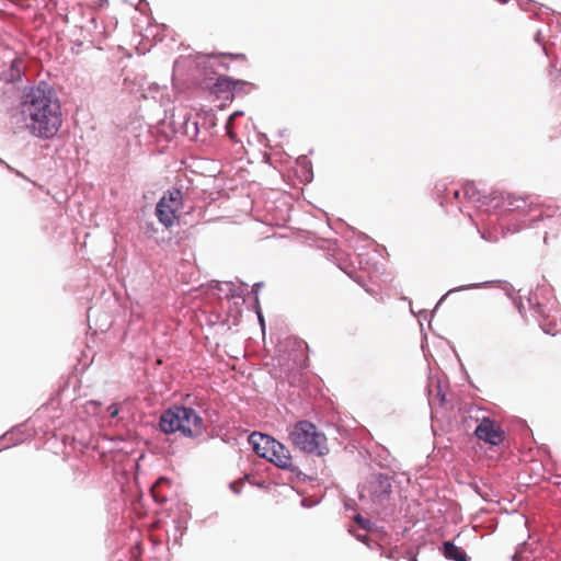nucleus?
Wrapping results in <instances>:
<instances>
[{"label":"nucleus","instance_id":"1","mask_svg":"<svg viewBox=\"0 0 561 561\" xmlns=\"http://www.w3.org/2000/svg\"><path fill=\"white\" fill-rule=\"evenodd\" d=\"M21 116L32 136L50 139L62 123L59 99L47 87L33 88L21 102Z\"/></svg>","mask_w":561,"mask_h":561},{"label":"nucleus","instance_id":"2","mask_svg":"<svg viewBox=\"0 0 561 561\" xmlns=\"http://www.w3.org/2000/svg\"><path fill=\"white\" fill-rule=\"evenodd\" d=\"M163 434L180 433L183 436L195 438L204 434L205 424L201 414L193 408L173 405L163 411L159 421Z\"/></svg>","mask_w":561,"mask_h":561},{"label":"nucleus","instance_id":"3","mask_svg":"<svg viewBox=\"0 0 561 561\" xmlns=\"http://www.w3.org/2000/svg\"><path fill=\"white\" fill-rule=\"evenodd\" d=\"M289 439L304 453L322 456L328 451L324 434L317 431L316 425L309 421H300L291 426Z\"/></svg>","mask_w":561,"mask_h":561},{"label":"nucleus","instance_id":"4","mask_svg":"<svg viewBox=\"0 0 561 561\" xmlns=\"http://www.w3.org/2000/svg\"><path fill=\"white\" fill-rule=\"evenodd\" d=\"M182 207L183 197L181 190H170L160 197L157 204V218L164 228H170L173 226L174 220L179 218V211Z\"/></svg>","mask_w":561,"mask_h":561},{"label":"nucleus","instance_id":"5","mask_svg":"<svg viewBox=\"0 0 561 561\" xmlns=\"http://www.w3.org/2000/svg\"><path fill=\"white\" fill-rule=\"evenodd\" d=\"M474 435L478 439L489 445H501L505 438V433L502 431L501 426L489 417L480 420L479 425L476 427Z\"/></svg>","mask_w":561,"mask_h":561},{"label":"nucleus","instance_id":"6","mask_svg":"<svg viewBox=\"0 0 561 561\" xmlns=\"http://www.w3.org/2000/svg\"><path fill=\"white\" fill-rule=\"evenodd\" d=\"M277 440L267 434L253 433L248 436V445H251L256 456L266 458L267 455H273L271 450L276 445Z\"/></svg>","mask_w":561,"mask_h":561},{"label":"nucleus","instance_id":"7","mask_svg":"<svg viewBox=\"0 0 561 561\" xmlns=\"http://www.w3.org/2000/svg\"><path fill=\"white\" fill-rule=\"evenodd\" d=\"M271 453H274V455H267V457L265 458L266 460L282 469H294L291 455L286 446L277 442L276 445H274V449H272Z\"/></svg>","mask_w":561,"mask_h":561},{"label":"nucleus","instance_id":"8","mask_svg":"<svg viewBox=\"0 0 561 561\" xmlns=\"http://www.w3.org/2000/svg\"><path fill=\"white\" fill-rule=\"evenodd\" d=\"M443 548L446 559L454 561H468L465 550L460 547H457L453 541H445Z\"/></svg>","mask_w":561,"mask_h":561},{"label":"nucleus","instance_id":"9","mask_svg":"<svg viewBox=\"0 0 561 561\" xmlns=\"http://www.w3.org/2000/svg\"><path fill=\"white\" fill-rule=\"evenodd\" d=\"M391 483L385 476H378L374 482V494L377 496H383L390 493Z\"/></svg>","mask_w":561,"mask_h":561},{"label":"nucleus","instance_id":"10","mask_svg":"<svg viewBox=\"0 0 561 561\" xmlns=\"http://www.w3.org/2000/svg\"><path fill=\"white\" fill-rule=\"evenodd\" d=\"M462 195L463 197L468 198L469 201L477 202L479 199V192L476 188L474 184L467 183L465 184L462 188Z\"/></svg>","mask_w":561,"mask_h":561},{"label":"nucleus","instance_id":"11","mask_svg":"<svg viewBox=\"0 0 561 561\" xmlns=\"http://www.w3.org/2000/svg\"><path fill=\"white\" fill-rule=\"evenodd\" d=\"M239 115H240V113L236 112L233 114V116H231V118L228 119L227 125H226L227 133H228L229 137H231V139H234V134L232 131V122H233L234 117H237Z\"/></svg>","mask_w":561,"mask_h":561},{"label":"nucleus","instance_id":"12","mask_svg":"<svg viewBox=\"0 0 561 561\" xmlns=\"http://www.w3.org/2000/svg\"><path fill=\"white\" fill-rule=\"evenodd\" d=\"M229 486H231V490L233 491L234 494H240L241 490L243 489V481L238 480L236 482H231Z\"/></svg>","mask_w":561,"mask_h":561},{"label":"nucleus","instance_id":"13","mask_svg":"<svg viewBox=\"0 0 561 561\" xmlns=\"http://www.w3.org/2000/svg\"><path fill=\"white\" fill-rule=\"evenodd\" d=\"M107 412L110 417H116L118 415V408L116 404L108 405Z\"/></svg>","mask_w":561,"mask_h":561},{"label":"nucleus","instance_id":"14","mask_svg":"<svg viewBox=\"0 0 561 561\" xmlns=\"http://www.w3.org/2000/svg\"><path fill=\"white\" fill-rule=\"evenodd\" d=\"M355 520H356V523H357L359 526H362L363 528H367V527H368V523H369V522H368V520H366V519H365L364 517H362L360 515H357V516L355 517Z\"/></svg>","mask_w":561,"mask_h":561},{"label":"nucleus","instance_id":"15","mask_svg":"<svg viewBox=\"0 0 561 561\" xmlns=\"http://www.w3.org/2000/svg\"><path fill=\"white\" fill-rule=\"evenodd\" d=\"M255 309H256V313H257V317H259L260 324L263 328V318H262L261 312H260L257 296H255Z\"/></svg>","mask_w":561,"mask_h":561},{"label":"nucleus","instance_id":"16","mask_svg":"<svg viewBox=\"0 0 561 561\" xmlns=\"http://www.w3.org/2000/svg\"><path fill=\"white\" fill-rule=\"evenodd\" d=\"M151 492H152L153 499H156V501L158 503H163L164 502V497H161V496L154 494V489H152Z\"/></svg>","mask_w":561,"mask_h":561},{"label":"nucleus","instance_id":"17","mask_svg":"<svg viewBox=\"0 0 561 561\" xmlns=\"http://www.w3.org/2000/svg\"><path fill=\"white\" fill-rule=\"evenodd\" d=\"M20 64H21V61H20V60H18V59H15V60L13 61V69H16V71H18V77L20 76V69H19Z\"/></svg>","mask_w":561,"mask_h":561},{"label":"nucleus","instance_id":"18","mask_svg":"<svg viewBox=\"0 0 561 561\" xmlns=\"http://www.w3.org/2000/svg\"><path fill=\"white\" fill-rule=\"evenodd\" d=\"M461 194H462V192H461V191L455 190V191H454V198H456V199H460V198H461Z\"/></svg>","mask_w":561,"mask_h":561},{"label":"nucleus","instance_id":"19","mask_svg":"<svg viewBox=\"0 0 561 561\" xmlns=\"http://www.w3.org/2000/svg\"><path fill=\"white\" fill-rule=\"evenodd\" d=\"M260 286H261L260 284H255V285L253 286V294H254L255 296L257 295V289L260 288Z\"/></svg>","mask_w":561,"mask_h":561},{"label":"nucleus","instance_id":"20","mask_svg":"<svg viewBox=\"0 0 561 561\" xmlns=\"http://www.w3.org/2000/svg\"><path fill=\"white\" fill-rule=\"evenodd\" d=\"M499 3H507L508 0H496Z\"/></svg>","mask_w":561,"mask_h":561},{"label":"nucleus","instance_id":"21","mask_svg":"<svg viewBox=\"0 0 561 561\" xmlns=\"http://www.w3.org/2000/svg\"><path fill=\"white\" fill-rule=\"evenodd\" d=\"M410 561H419L416 557H412Z\"/></svg>","mask_w":561,"mask_h":561}]
</instances>
